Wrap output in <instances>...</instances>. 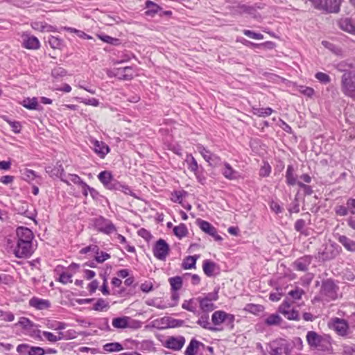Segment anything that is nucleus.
Listing matches in <instances>:
<instances>
[{
  "label": "nucleus",
  "instance_id": "f257e3e1",
  "mask_svg": "<svg viewBox=\"0 0 355 355\" xmlns=\"http://www.w3.org/2000/svg\"><path fill=\"white\" fill-rule=\"evenodd\" d=\"M342 63L338 64V69L343 71L341 76V91L347 96H355V73L353 71L345 70L341 68Z\"/></svg>",
  "mask_w": 355,
  "mask_h": 355
},
{
  "label": "nucleus",
  "instance_id": "f03ea898",
  "mask_svg": "<svg viewBox=\"0 0 355 355\" xmlns=\"http://www.w3.org/2000/svg\"><path fill=\"white\" fill-rule=\"evenodd\" d=\"M337 283L338 282L331 278L323 279L321 284L320 294L325 297L327 301L336 300L339 291V286Z\"/></svg>",
  "mask_w": 355,
  "mask_h": 355
},
{
  "label": "nucleus",
  "instance_id": "7ed1b4c3",
  "mask_svg": "<svg viewBox=\"0 0 355 355\" xmlns=\"http://www.w3.org/2000/svg\"><path fill=\"white\" fill-rule=\"evenodd\" d=\"M342 0H317L314 8L324 14H337L340 10Z\"/></svg>",
  "mask_w": 355,
  "mask_h": 355
},
{
  "label": "nucleus",
  "instance_id": "20e7f679",
  "mask_svg": "<svg viewBox=\"0 0 355 355\" xmlns=\"http://www.w3.org/2000/svg\"><path fill=\"white\" fill-rule=\"evenodd\" d=\"M341 248L333 242L326 245L322 252H318V257L322 261H327L335 259L341 252Z\"/></svg>",
  "mask_w": 355,
  "mask_h": 355
},
{
  "label": "nucleus",
  "instance_id": "39448f33",
  "mask_svg": "<svg viewBox=\"0 0 355 355\" xmlns=\"http://www.w3.org/2000/svg\"><path fill=\"white\" fill-rule=\"evenodd\" d=\"M170 246L163 239H158L153 245V252L155 257L161 261H165L169 254Z\"/></svg>",
  "mask_w": 355,
  "mask_h": 355
},
{
  "label": "nucleus",
  "instance_id": "423d86ee",
  "mask_svg": "<svg viewBox=\"0 0 355 355\" xmlns=\"http://www.w3.org/2000/svg\"><path fill=\"white\" fill-rule=\"evenodd\" d=\"M33 253L32 242L17 241L14 249V254L17 258H26L30 257Z\"/></svg>",
  "mask_w": 355,
  "mask_h": 355
},
{
  "label": "nucleus",
  "instance_id": "0eeeda50",
  "mask_svg": "<svg viewBox=\"0 0 355 355\" xmlns=\"http://www.w3.org/2000/svg\"><path fill=\"white\" fill-rule=\"evenodd\" d=\"M185 342V338L182 336H171L167 337L166 340L162 343V345L173 351H180L184 345Z\"/></svg>",
  "mask_w": 355,
  "mask_h": 355
},
{
  "label": "nucleus",
  "instance_id": "6e6552de",
  "mask_svg": "<svg viewBox=\"0 0 355 355\" xmlns=\"http://www.w3.org/2000/svg\"><path fill=\"white\" fill-rule=\"evenodd\" d=\"M135 70L132 67H119L112 68V76L119 80H130L134 78Z\"/></svg>",
  "mask_w": 355,
  "mask_h": 355
},
{
  "label": "nucleus",
  "instance_id": "1a4fd4ad",
  "mask_svg": "<svg viewBox=\"0 0 355 355\" xmlns=\"http://www.w3.org/2000/svg\"><path fill=\"white\" fill-rule=\"evenodd\" d=\"M332 321V329L340 336H346L348 334V329L349 328V324H348L347 320L339 318H334L331 319Z\"/></svg>",
  "mask_w": 355,
  "mask_h": 355
},
{
  "label": "nucleus",
  "instance_id": "9d476101",
  "mask_svg": "<svg viewBox=\"0 0 355 355\" xmlns=\"http://www.w3.org/2000/svg\"><path fill=\"white\" fill-rule=\"evenodd\" d=\"M17 352L26 355H44L45 349L40 347L29 346L28 344H20L17 347Z\"/></svg>",
  "mask_w": 355,
  "mask_h": 355
},
{
  "label": "nucleus",
  "instance_id": "9b49d317",
  "mask_svg": "<svg viewBox=\"0 0 355 355\" xmlns=\"http://www.w3.org/2000/svg\"><path fill=\"white\" fill-rule=\"evenodd\" d=\"M312 260L313 257L311 255H304L297 259L293 262V266L296 270L306 272Z\"/></svg>",
  "mask_w": 355,
  "mask_h": 355
},
{
  "label": "nucleus",
  "instance_id": "f8f14e48",
  "mask_svg": "<svg viewBox=\"0 0 355 355\" xmlns=\"http://www.w3.org/2000/svg\"><path fill=\"white\" fill-rule=\"evenodd\" d=\"M94 226L97 230L105 234H110L111 233V222L101 216L96 218Z\"/></svg>",
  "mask_w": 355,
  "mask_h": 355
},
{
  "label": "nucleus",
  "instance_id": "ddd939ff",
  "mask_svg": "<svg viewBox=\"0 0 355 355\" xmlns=\"http://www.w3.org/2000/svg\"><path fill=\"white\" fill-rule=\"evenodd\" d=\"M337 24L341 30L351 34H355V25L351 18H341Z\"/></svg>",
  "mask_w": 355,
  "mask_h": 355
},
{
  "label": "nucleus",
  "instance_id": "4468645a",
  "mask_svg": "<svg viewBox=\"0 0 355 355\" xmlns=\"http://www.w3.org/2000/svg\"><path fill=\"white\" fill-rule=\"evenodd\" d=\"M17 236L18 238L17 241H28L32 242L33 239V234L32 231L25 227H19L17 229Z\"/></svg>",
  "mask_w": 355,
  "mask_h": 355
},
{
  "label": "nucleus",
  "instance_id": "2eb2a0df",
  "mask_svg": "<svg viewBox=\"0 0 355 355\" xmlns=\"http://www.w3.org/2000/svg\"><path fill=\"white\" fill-rule=\"evenodd\" d=\"M209 316L207 313H204L197 320L196 323L200 325L203 329L211 331H221V328H218L214 326L211 325L209 322Z\"/></svg>",
  "mask_w": 355,
  "mask_h": 355
},
{
  "label": "nucleus",
  "instance_id": "dca6fc26",
  "mask_svg": "<svg viewBox=\"0 0 355 355\" xmlns=\"http://www.w3.org/2000/svg\"><path fill=\"white\" fill-rule=\"evenodd\" d=\"M135 343V347L142 352H155V347L154 343L150 340H144L141 342L132 340Z\"/></svg>",
  "mask_w": 355,
  "mask_h": 355
},
{
  "label": "nucleus",
  "instance_id": "f3484780",
  "mask_svg": "<svg viewBox=\"0 0 355 355\" xmlns=\"http://www.w3.org/2000/svg\"><path fill=\"white\" fill-rule=\"evenodd\" d=\"M222 174L226 179L230 180H237L240 177L239 173L234 170L227 162L224 163Z\"/></svg>",
  "mask_w": 355,
  "mask_h": 355
},
{
  "label": "nucleus",
  "instance_id": "a211bd4d",
  "mask_svg": "<svg viewBox=\"0 0 355 355\" xmlns=\"http://www.w3.org/2000/svg\"><path fill=\"white\" fill-rule=\"evenodd\" d=\"M200 346L205 347V345L196 338H192L184 351V355H196Z\"/></svg>",
  "mask_w": 355,
  "mask_h": 355
},
{
  "label": "nucleus",
  "instance_id": "6ab92c4d",
  "mask_svg": "<svg viewBox=\"0 0 355 355\" xmlns=\"http://www.w3.org/2000/svg\"><path fill=\"white\" fill-rule=\"evenodd\" d=\"M216 269H219L218 266L213 261L209 259H205L203 261L202 270L207 277L214 276V272Z\"/></svg>",
  "mask_w": 355,
  "mask_h": 355
},
{
  "label": "nucleus",
  "instance_id": "aec40b11",
  "mask_svg": "<svg viewBox=\"0 0 355 355\" xmlns=\"http://www.w3.org/2000/svg\"><path fill=\"white\" fill-rule=\"evenodd\" d=\"M29 305L38 310H43L49 308L51 303L47 300L33 297L29 300Z\"/></svg>",
  "mask_w": 355,
  "mask_h": 355
},
{
  "label": "nucleus",
  "instance_id": "412c9836",
  "mask_svg": "<svg viewBox=\"0 0 355 355\" xmlns=\"http://www.w3.org/2000/svg\"><path fill=\"white\" fill-rule=\"evenodd\" d=\"M161 320L162 323L165 324L164 328H177L184 325V320L175 319L171 317H164Z\"/></svg>",
  "mask_w": 355,
  "mask_h": 355
},
{
  "label": "nucleus",
  "instance_id": "4be33fe9",
  "mask_svg": "<svg viewBox=\"0 0 355 355\" xmlns=\"http://www.w3.org/2000/svg\"><path fill=\"white\" fill-rule=\"evenodd\" d=\"M306 340L308 344L311 347H318L320 346L322 338L321 336L318 334L315 331H309L306 334Z\"/></svg>",
  "mask_w": 355,
  "mask_h": 355
},
{
  "label": "nucleus",
  "instance_id": "5701e85b",
  "mask_svg": "<svg viewBox=\"0 0 355 355\" xmlns=\"http://www.w3.org/2000/svg\"><path fill=\"white\" fill-rule=\"evenodd\" d=\"M145 6L147 9L145 11L146 16L154 17L156 14H159V11H162V7L150 0L146 1Z\"/></svg>",
  "mask_w": 355,
  "mask_h": 355
},
{
  "label": "nucleus",
  "instance_id": "b1692460",
  "mask_svg": "<svg viewBox=\"0 0 355 355\" xmlns=\"http://www.w3.org/2000/svg\"><path fill=\"white\" fill-rule=\"evenodd\" d=\"M337 239L347 251L355 252V241L348 238L345 235H338Z\"/></svg>",
  "mask_w": 355,
  "mask_h": 355
},
{
  "label": "nucleus",
  "instance_id": "393cba45",
  "mask_svg": "<svg viewBox=\"0 0 355 355\" xmlns=\"http://www.w3.org/2000/svg\"><path fill=\"white\" fill-rule=\"evenodd\" d=\"M23 46L28 49H37L40 47V42L35 36L25 35Z\"/></svg>",
  "mask_w": 355,
  "mask_h": 355
},
{
  "label": "nucleus",
  "instance_id": "a878e982",
  "mask_svg": "<svg viewBox=\"0 0 355 355\" xmlns=\"http://www.w3.org/2000/svg\"><path fill=\"white\" fill-rule=\"evenodd\" d=\"M299 181L297 180V175H295V169L293 165L290 164L287 166L286 172V182L288 185L294 186L297 184Z\"/></svg>",
  "mask_w": 355,
  "mask_h": 355
},
{
  "label": "nucleus",
  "instance_id": "bb28decb",
  "mask_svg": "<svg viewBox=\"0 0 355 355\" xmlns=\"http://www.w3.org/2000/svg\"><path fill=\"white\" fill-rule=\"evenodd\" d=\"M199 257L198 254L186 257L182 263V268L184 270L196 268V261Z\"/></svg>",
  "mask_w": 355,
  "mask_h": 355
},
{
  "label": "nucleus",
  "instance_id": "cd10ccee",
  "mask_svg": "<svg viewBox=\"0 0 355 355\" xmlns=\"http://www.w3.org/2000/svg\"><path fill=\"white\" fill-rule=\"evenodd\" d=\"M197 300L199 302L200 308L203 313H208L216 308L215 304L211 301H208L201 297H199Z\"/></svg>",
  "mask_w": 355,
  "mask_h": 355
},
{
  "label": "nucleus",
  "instance_id": "c85d7f7f",
  "mask_svg": "<svg viewBox=\"0 0 355 355\" xmlns=\"http://www.w3.org/2000/svg\"><path fill=\"white\" fill-rule=\"evenodd\" d=\"M112 190L121 191L125 194H128L132 196H135V193L132 191L130 187L126 184H122L112 178Z\"/></svg>",
  "mask_w": 355,
  "mask_h": 355
},
{
  "label": "nucleus",
  "instance_id": "c756f323",
  "mask_svg": "<svg viewBox=\"0 0 355 355\" xmlns=\"http://www.w3.org/2000/svg\"><path fill=\"white\" fill-rule=\"evenodd\" d=\"M94 149L101 157H103L110 151V148L107 145L105 144L102 141L96 140L94 142Z\"/></svg>",
  "mask_w": 355,
  "mask_h": 355
},
{
  "label": "nucleus",
  "instance_id": "7c9ffc66",
  "mask_svg": "<svg viewBox=\"0 0 355 355\" xmlns=\"http://www.w3.org/2000/svg\"><path fill=\"white\" fill-rule=\"evenodd\" d=\"M185 162L188 165V169L191 172L196 173L203 168L202 166L198 164L196 159L191 154L187 155Z\"/></svg>",
  "mask_w": 355,
  "mask_h": 355
},
{
  "label": "nucleus",
  "instance_id": "2f4dec72",
  "mask_svg": "<svg viewBox=\"0 0 355 355\" xmlns=\"http://www.w3.org/2000/svg\"><path fill=\"white\" fill-rule=\"evenodd\" d=\"M225 317V311L219 310L216 311L211 315V322L214 327L219 326L224 323Z\"/></svg>",
  "mask_w": 355,
  "mask_h": 355
},
{
  "label": "nucleus",
  "instance_id": "473e14b6",
  "mask_svg": "<svg viewBox=\"0 0 355 355\" xmlns=\"http://www.w3.org/2000/svg\"><path fill=\"white\" fill-rule=\"evenodd\" d=\"M196 224L202 232L207 234H209L214 230L216 229V227H214L210 223L201 218H198L196 220Z\"/></svg>",
  "mask_w": 355,
  "mask_h": 355
},
{
  "label": "nucleus",
  "instance_id": "72a5a7b5",
  "mask_svg": "<svg viewBox=\"0 0 355 355\" xmlns=\"http://www.w3.org/2000/svg\"><path fill=\"white\" fill-rule=\"evenodd\" d=\"M98 178L103 184V185L107 189H111V172L108 171H104L101 172Z\"/></svg>",
  "mask_w": 355,
  "mask_h": 355
},
{
  "label": "nucleus",
  "instance_id": "f704fd0d",
  "mask_svg": "<svg viewBox=\"0 0 355 355\" xmlns=\"http://www.w3.org/2000/svg\"><path fill=\"white\" fill-rule=\"evenodd\" d=\"M137 286L138 285H134L132 287H129V288L122 287L121 288H120V290H119L117 291V294L120 297H127L135 295L136 293H137Z\"/></svg>",
  "mask_w": 355,
  "mask_h": 355
},
{
  "label": "nucleus",
  "instance_id": "c9c22d12",
  "mask_svg": "<svg viewBox=\"0 0 355 355\" xmlns=\"http://www.w3.org/2000/svg\"><path fill=\"white\" fill-rule=\"evenodd\" d=\"M282 322V318L278 313L270 314L268 318L265 319V324L267 326H275L279 325Z\"/></svg>",
  "mask_w": 355,
  "mask_h": 355
},
{
  "label": "nucleus",
  "instance_id": "e433bc0d",
  "mask_svg": "<svg viewBox=\"0 0 355 355\" xmlns=\"http://www.w3.org/2000/svg\"><path fill=\"white\" fill-rule=\"evenodd\" d=\"M130 318L123 316L114 318L112 320V326L118 329H124L128 326Z\"/></svg>",
  "mask_w": 355,
  "mask_h": 355
},
{
  "label": "nucleus",
  "instance_id": "4c0bfd02",
  "mask_svg": "<svg viewBox=\"0 0 355 355\" xmlns=\"http://www.w3.org/2000/svg\"><path fill=\"white\" fill-rule=\"evenodd\" d=\"M171 291H178L182 286V278L180 276H175L168 279Z\"/></svg>",
  "mask_w": 355,
  "mask_h": 355
},
{
  "label": "nucleus",
  "instance_id": "58836bf2",
  "mask_svg": "<svg viewBox=\"0 0 355 355\" xmlns=\"http://www.w3.org/2000/svg\"><path fill=\"white\" fill-rule=\"evenodd\" d=\"M282 314L289 320L299 321L300 320V313L295 309L283 310Z\"/></svg>",
  "mask_w": 355,
  "mask_h": 355
},
{
  "label": "nucleus",
  "instance_id": "ea45409f",
  "mask_svg": "<svg viewBox=\"0 0 355 355\" xmlns=\"http://www.w3.org/2000/svg\"><path fill=\"white\" fill-rule=\"evenodd\" d=\"M173 234L179 239H182L188 234V229L184 223H180L173 228Z\"/></svg>",
  "mask_w": 355,
  "mask_h": 355
},
{
  "label": "nucleus",
  "instance_id": "a19ab883",
  "mask_svg": "<svg viewBox=\"0 0 355 355\" xmlns=\"http://www.w3.org/2000/svg\"><path fill=\"white\" fill-rule=\"evenodd\" d=\"M273 112L271 107H262V108H253V113L261 117H266L270 116Z\"/></svg>",
  "mask_w": 355,
  "mask_h": 355
},
{
  "label": "nucleus",
  "instance_id": "79ce46f5",
  "mask_svg": "<svg viewBox=\"0 0 355 355\" xmlns=\"http://www.w3.org/2000/svg\"><path fill=\"white\" fill-rule=\"evenodd\" d=\"M187 195V192L184 190L174 191L172 193L171 200L174 202L182 204V198Z\"/></svg>",
  "mask_w": 355,
  "mask_h": 355
},
{
  "label": "nucleus",
  "instance_id": "37998d69",
  "mask_svg": "<svg viewBox=\"0 0 355 355\" xmlns=\"http://www.w3.org/2000/svg\"><path fill=\"white\" fill-rule=\"evenodd\" d=\"M68 178L69 180H63L67 184H69V181H71L76 184L80 185L82 187H87V184L85 182H83L78 175L69 174Z\"/></svg>",
  "mask_w": 355,
  "mask_h": 355
},
{
  "label": "nucleus",
  "instance_id": "c03bdc74",
  "mask_svg": "<svg viewBox=\"0 0 355 355\" xmlns=\"http://www.w3.org/2000/svg\"><path fill=\"white\" fill-rule=\"evenodd\" d=\"M22 105L28 110H37L38 103L36 98H28L24 100Z\"/></svg>",
  "mask_w": 355,
  "mask_h": 355
},
{
  "label": "nucleus",
  "instance_id": "a18cd8bd",
  "mask_svg": "<svg viewBox=\"0 0 355 355\" xmlns=\"http://www.w3.org/2000/svg\"><path fill=\"white\" fill-rule=\"evenodd\" d=\"M21 173L23 180L27 182L33 180L36 177L35 172L31 169L25 168Z\"/></svg>",
  "mask_w": 355,
  "mask_h": 355
},
{
  "label": "nucleus",
  "instance_id": "49530a36",
  "mask_svg": "<svg viewBox=\"0 0 355 355\" xmlns=\"http://www.w3.org/2000/svg\"><path fill=\"white\" fill-rule=\"evenodd\" d=\"M335 214L339 216H345L349 214L348 206L338 205L334 207Z\"/></svg>",
  "mask_w": 355,
  "mask_h": 355
},
{
  "label": "nucleus",
  "instance_id": "de8ad7c7",
  "mask_svg": "<svg viewBox=\"0 0 355 355\" xmlns=\"http://www.w3.org/2000/svg\"><path fill=\"white\" fill-rule=\"evenodd\" d=\"M263 309L264 307L262 305L254 304H248L245 308L246 311L253 314H258L259 313L262 312Z\"/></svg>",
  "mask_w": 355,
  "mask_h": 355
},
{
  "label": "nucleus",
  "instance_id": "09e8293b",
  "mask_svg": "<svg viewBox=\"0 0 355 355\" xmlns=\"http://www.w3.org/2000/svg\"><path fill=\"white\" fill-rule=\"evenodd\" d=\"M315 78L322 84L327 85L331 82L330 76L323 72H317L315 74Z\"/></svg>",
  "mask_w": 355,
  "mask_h": 355
},
{
  "label": "nucleus",
  "instance_id": "8fccbe9b",
  "mask_svg": "<svg viewBox=\"0 0 355 355\" xmlns=\"http://www.w3.org/2000/svg\"><path fill=\"white\" fill-rule=\"evenodd\" d=\"M234 320H235L234 315L231 314V313H227L225 312L224 324L230 330H232L234 328Z\"/></svg>",
  "mask_w": 355,
  "mask_h": 355
},
{
  "label": "nucleus",
  "instance_id": "3c124183",
  "mask_svg": "<svg viewBox=\"0 0 355 355\" xmlns=\"http://www.w3.org/2000/svg\"><path fill=\"white\" fill-rule=\"evenodd\" d=\"M306 222L304 219H297L294 225V228L296 232H300L302 234L307 235V233L304 232V227Z\"/></svg>",
  "mask_w": 355,
  "mask_h": 355
},
{
  "label": "nucleus",
  "instance_id": "603ef678",
  "mask_svg": "<svg viewBox=\"0 0 355 355\" xmlns=\"http://www.w3.org/2000/svg\"><path fill=\"white\" fill-rule=\"evenodd\" d=\"M48 43L51 47L54 49H60L62 45V41L54 36H51L49 37Z\"/></svg>",
  "mask_w": 355,
  "mask_h": 355
},
{
  "label": "nucleus",
  "instance_id": "864d4df0",
  "mask_svg": "<svg viewBox=\"0 0 355 355\" xmlns=\"http://www.w3.org/2000/svg\"><path fill=\"white\" fill-rule=\"evenodd\" d=\"M303 294H304L303 289L296 288L295 289L289 291L288 295L291 297L293 300H297L301 299Z\"/></svg>",
  "mask_w": 355,
  "mask_h": 355
},
{
  "label": "nucleus",
  "instance_id": "5fc2aeb1",
  "mask_svg": "<svg viewBox=\"0 0 355 355\" xmlns=\"http://www.w3.org/2000/svg\"><path fill=\"white\" fill-rule=\"evenodd\" d=\"M219 286H216L213 292L207 293L202 298L207 300L208 301L214 302L218 300Z\"/></svg>",
  "mask_w": 355,
  "mask_h": 355
},
{
  "label": "nucleus",
  "instance_id": "6e6d98bb",
  "mask_svg": "<svg viewBox=\"0 0 355 355\" xmlns=\"http://www.w3.org/2000/svg\"><path fill=\"white\" fill-rule=\"evenodd\" d=\"M99 250V248L96 245H91L87 247H85L80 250V252L81 254H87L88 252H91V257H93L94 254H98V251Z\"/></svg>",
  "mask_w": 355,
  "mask_h": 355
},
{
  "label": "nucleus",
  "instance_id": "4d7b16f0",
  "mask_svg": "<svg viewBox=\"0 0 355 355\" xmlns=\"http://www.w3.org/2000/svg\"><path fill=\"white\" fill-rule=\"evenodd\" d=\"M206 162L209 163V166L215 167L221 163V159L218 155L211 153Z\"/></svg>",
  "mask_w": 355,
  "mask_h": 355
},
{
  "label": "nucleus",
  "instance_id": "13d9d810",
  "mask_svg": "<svg viewBox=\"0 0 355 355\" xmlns=\"http://www.w3.org/2000/svg\"><path fill=\"white\" fill-rule=\"evenodd\" d=\"M198 151L200 153V155L202 156V157L205 159V161H207V159H209V157L211 155V152L205 148L202 144H198L197 146Z\"/></svg>",
  "mask_w": 355,
  "mask_h": 355
},
{
  "label": "nucleus",
  "instance_id": "bf43d9fd",
  "mask_svg": "<svg viewBox=\"0 0 355 355\" xmlns=\"http://www.w3.org/2000/svg\"><path fill=\"white\" fill-rule=\"evenodd\" d=\"M66 74H67V71L60 67H55L53 69H52V71H51L52 76L55 78L63 77V76H66Z\"/></svg>",
  "mask_w": 355,
  "mask_h": 355
},
{
  "label": "nucleus",
  "instance_id": "052dcab7",
  "mask_svg": "<svg viewBox=\"0 0 355 355\" xmlns=\"http://www.w3.org/2000/svg\"><path fill=\"white\" fill-rule=\"evenodd\" d=\"M137 234L139 236L143 238L147 242L150 241L153 238V236H152L150 232L147 230L145 228L139 229L137 232Z\"/></svg>",
  "mask_w": 355,
  "mask_h": 355
},
{
  "label": "nucleus",
  "instance_id": "680f3d73",
  "mask_svg": "<svg viewBox=\"0 0 355 355\" xmlns=\"http://www.w3.org/2000/svg\"><path fill=\"white\" fill-rule=\"evenodd\" d=\"M140 290L145 293H148L154 290L153 284L151 282L146 281L140 285Z\"/></svg>",
  "mask_w": 355,
  "mask_h": 355
},
{
  "label": "nucleus",
  "instance_id": "e2e57ef3",
  "mask_svg": "<svg viewBox=\"0 0 355 355\" xmlns=\"http://www.w3.org/2000/svg\"><path fill=\"white\" fill-rule=\"evenodd\" d=\"M292 303L293 302L291 301V300L288 297H286L285 300L283 301V302L278 307L277 311L282 313V311L283 310H288L291 308Z\"/></svg>",
  "mask_w": 355,
  "mask_h": 355
},
{
  "label": "nucleus",
  "instance_id": "0e129e2a",
  "mask_svg": "<svg viewBox=\"0 0 355 355\" xmlns=\"http://www.w3.org/2000/svg\"><path fill=\"white\" fill-rule=\"evenodd\" d=\"M93 257H94L95 260L98 263H103L110 257L109 254L103 252H99V250L98 251V254H94Z\"/></svg>",
  "mask_w": 355,
  "mask_h": 355
},
{
  "label": "nucleus",
  "instance_id": "69168bd1",
  "mask_svg": "<svg viewBox=\"0 0 355 355\" xmlns=\"http://www.w3.org/2000/svg\"><path fill=\"white\" fill-rule=\"evenodd\" d=\"M271 172V167L268 163H265L259 170V175L261 177H268Z\"/></svg>",
  "mask_w": 355,
  "mask_h": 355
},
{
  "label": "nucleus",
  "instance_id": "338daca9",
  "mask_svg": "<svg viewBox=\"0 0 355 355\" xmlns=\"http://www.w3.org/2000/svg\"><path fill=\"white\" fill-rule=\"evenodd\" d=\"M194 175L198 180V182L202 185L205 184L207 178L204 174V168H202L198 171L194 173Z\"/></svg>",
  "mask_w": 355,
  "mask_h": 355
},
{
  "label": "nucleus",
  "instance_id": "774afa93",
  "mask_svg": "<svg viewBox=\"0 0 355 355\" xmlns=\"http://www.w3.org/2000/svg\"><path fill=\"white\" fill-rule=\"evenodd\" d=\"M270 208L275 214H281L284 211V208L276 201L272 200L270 203Z\"/></svg>",
  "mask_w": 355,
  "mask_h": 355
}]
</instances>
